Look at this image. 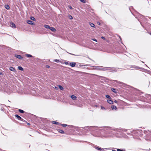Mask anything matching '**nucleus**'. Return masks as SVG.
I'll list each match as a JSON object with an SVG mask.
<instances>
[{"label":"nucleus","instance_id":"obj_1","mask_svg":"<svg viewBox=\"0 0 151 151\" xmlns=\"http://www.w3.org/2000/svg\"><path fill=\"white\" fill-rule=\"evenodd\" d=\"M95 67H96V69L97 70H103V71L109 70L112 72H116L117 70V69L116 68H114L104 67L101 66H96Z\"/></svg>","mask_w":151,"mask_h":151},{"label":"nucleus","instance_id":"obj_2","mask_svg":"<svg viewBox=\"0 0 151 151\" xmlns=\"http://www.w3.org/2000/svg\"><path fill=\"white\" fill-rule=\"evenodd\" d=\"M15 116L18 119L22 121L23 119L20 116H19L17 114H16L15 115Z\"/></svg>","mask_w":151,"mask_h":151},{"label":"nucleus","instance_id":"obj_3","mask_svg":"<svg viewBox=\"0 0 151 151\" xmlns=\"http://www.w3.org/2000/svg\"><path fill=\"white\" fill-rule=\"evenodd\" d=\"M15 57L19 59H22L23 57L20 55H15Z\"/></svg>","mask_w":151,"mask_h":151},{"label":"nucleus","instance_id":"obj_4","mask_svg":"<svg viewBox=\"0 0 151 151\" xmlns=\"http://www.w3.org/2000/svg\"><path fill=\"white\" fill-rule=\"evenodd\" d=\"M76 65V63H71L70 64V65L72 67H73L75 66Z\"/></svg>","mask_w":151,"mask_h":151},{"label":"nucleus","instance_id":"obj_5","mask_svg":"<svg viewBox=\"0 0 151 151\" xmlns=\"http://www.w3.org/2000/svg\"><path fill=\"white\" fill-rule=\"evenodd\" d=\"M27 23L30 24H34V23L32 21L30 20H28L27 21Z\"/></svg>","mask_w":151,"mask_h":151},{"label":"nucleus","instance_id":"obj_6","mask_svg":"<svg viewBox=\"0 0 151 151\" xmlns=\"http://www.w3.org/2000/svg\"><path fill=\"white\" fill-rule=\"evenodd\" d=\"M9 69L11 71L15 72L16 71L15 69L14 68L12 67H10L9 68Z\"/></svg>","mask_w":151,"mask_h":151},{"label":"nucleus","instance_id":"obj_7","mask_svg":"<svg viewBox=\"0 0 151 151\" xmlns=\"http://www.w3.org/2000/svg\"><path fill=\"white\" fill-rule=\"evenodd\" d=\"M10 24L11 25V27H12L15 28L16 27V25L15 24L13 23L12 22H11L10 23Z\"/></svg>","mask_w":151,"mask_h":151},{"label":"nucleus","instance_id":"obj_8","mask_svg":"<svg viewBox=\"0 0 151 151\" xmlns=\"http://www.w3.org/2000/svg\"><path fill=\"white\" fill-rule=\"evenodd\" d=\"M71 98L72 99L74 100H76L77 99L76 97L74 95L71 96Z\"/></svg>","mask_w":151,"mask_h":151},{"label":"nucleus","instance_id":"obj_9","mask_svg":"<svg viewBox=\"0 0 151 151\" xmlns=\"http://www.w3.org/2000/svg\"><path fill=\"white\" fill-rule=\"evenodd\" d=\"M4 7L7 9H10L9 6L7 4L5 5Z\"/></svg>","mask_w":151,"mask_h":151},{"label":"nucleus","instance_id":"obj_10","mask_svg":"<svg viewBox=\"0 0 151 151\" xmlns=\"http://www.w3.org/2000/svg\"><path fill=\"white\" fill-rule=\"evenodd\" d=\"M50 29L53 32H54L56 30L53 27H50Z\"/></svg>","mask_w":151,"mask_h":151},{"label":"nucleus","instance_id":"obj_11","mask_svg":"<svg viewBox=\"0 0 151 151\" xmlns=\"http://www.w3.org/2000/svg\"><path fill=\"white\" fill-rule=\"evenodd\" d=\"M107 101L110 104H112L113 103V101L111 100H107Z\"/></svg>","mask_w":151,"mask_h":151},{"label":"nucleus","instance_id":"obj_12","mask_svg":"<svg viewBox=\"0 0 151 151\" xmlns=\"http://www.w3.org/2000/svg\"><path fill=\"white\" fill-rule=\"evenodd\" d=\"M58 132H60V133H61L62 134H64V132L61 129H58Z\"/></svg>","mask_w":151,"mask_h":151},{"label":"nucleus","instance_id":"obj_13","mask_svg":"<svg viewBox=\"0 0 151 151\" xmlns=\"http://www.w3.org/2000/svg\"><path fill=\"white\" fill-rule=\"evenodd\" d=\"M89 24L91 27H95V25L93 24L91 22H89Z\"/></svg>","mask_w":151,"mask_h":151},{"label":"nucleus","instance_id":"obj_14","mask_svg":"<svg viewBox=\"0 0 151 151\" xmlns=\"http://www.w3.org/2000/svg\"><path fill=\"white\" fill-rule=\"evenodd\" d=\"M111 90L114 93H117L116 90L114 88H111Z\"/></svg>","mask_w":151,"mask_h":151},{"label":"nucleus","instance_id":"obj_15","mask_svg":"<svg viewBox=\"0 0 151 151\" xmlns=\"http://www.w3.org/2000/svg\"><path fill=\"white\" fill-rule=\"evenodd\" d=\"M18 68V69L21 70L22 71L23 70V68L21 66H19Z\"/></svg>","mask_w":151,"mask_h":151},{"label":"nucleus","instance_id":"obj_16","mask_svg":"<svg viewBox=\"0 0 151 151\" xmlns=\"http://www.w3.org/2000/svg\"><path fill=\"white\" fill-rule=\"evenodd\" d=\"M111 108L112 109H117V108H116V106L114 105H112L111 106Z\"/></svg>","mask_w":151,"mask_h":151},{"label":"nucleus","instance_id":"obj_17","mask_svg":"<svg viewBox=\"0 0 151 151\" xmlns=\"http://www.w3.org/2000/svg\"><path fill=\"white\" fill-rule=\"evenodd\" d=\"M58 87L61 90H63V88L62 86L60 85H59Z\"/></svg>","mask_w":151,"mask_h":151},{"label":"nucleus","instance_id":"obj_18","mask_svg":"<svg viewBox=\"0 0 151 151\" xmlns=\"http://www.w3.org/2000/svg\"><path fill=\"white\" fill-rule=\"evenodd\" d=\"M19 111L21 113H24V111L23 110L20 109L19 110Z\"/></svg>","mask_w":151,"mask_h":151},{"label":"nucleus","instance_id":"obj_19","mask_svg":"<svg viewBox=\"0 0 151 151\" xmlns=\"http://www.w3.org/2000/svg\"><path fill=\"white\" fill-rule=\"evenodd\" d=\"M26 56L28 58H30V57H32V55L28 54H27L26 55Z\"/></svg>","mask_w":151,"mask_h":151},{"label":"nucleus","instance_id":"obj_20","mask_svg":"<svg viewBox=\"0 0 151 151\" xmlns=\"http://www.w3.org/2000/svg\"><path fill=\"white\" fill-rule=\"evenodd\" d=\"M45 27L46 28H48L50 29V27L49 25H45Z\"/></svg>","mask_w":151,"mask_h":151},{"label":"nucleus","instance_id":"obj_21","mask_svg":"<svg viewBox=\"0 0 151 151\" xmlns=\"http://www.w3.org/2000/svg\"><path fill=\"white\" fill-rule=\"evenodd\" d=\"M117 151H125V149L122 150L120 149H117Z\"/></svg>","mask_w":151,"mask_h":151},{"label":"nucleus","instance_id":"obj_22","mask_svg":"<svg viewBox=\"0 0 151 151\" xmlns=\"http://www.w3.org/2000/svg\"><path fill=\"white\" fill-rule=\"evenodd\" d=\"M96 149L98 150H104L103 149H101V148H99V147H97L96 148Z\"/></svg>","mask_w":151,"mask_h":151},{"label":"nucleus","instance_id":"obj_23","mask_svg":"<svg viewBox=\"0 0 151 151\" xmlns=\"http://www.w3.org/2000/svg\"><path fill=\"white\" fill-rule=\"evenodd\" d=\"M30 19L32 20L33 21H35V19L33 17H31Z\"/></svg>","mask_w":151,"mask_h":151},{"label":"nucleus","instance_id":"obj_24","mask_svg":"<svg viewBox=\"0 0 151 151\" xmlns=\"http://www.w3.org/2000/svg\"><path fill=\"white\" fill-rule=\"evenodd\" d=\"M54 61H55L57 63H58L60 62V60H59L55 59L54 60Z\"/></svg>","mask_w":151,"mask_h":151},{"label":"nucleus","instance_id":"obj_25","mask_svg":"<svg viewBox=\"0 0 151 151\" xmlns=\"http://www.w3.org/2000/svg\"><path fill=\"white\" fill-rule=\"evenodd\" d=\"M80 1L82 2L85 3L86 2V1L85 0H80Z\"/></svg>","mask_w":151,"mask_h":151},{"label":"nucleus","instance_id":"obj_26","mask_svg":"<svg viewBox=\"0 0 151 151\" xmlns=\"http://www.w3.org/2000/svg\"><path fill=\"white\" fill-rule=\"evenodd\" d=\"M53 122V123L54 124H58L59 123L58 122H55V121H54Z\"/></svg>","mask_w":151,"mask_h":151},{"label":"nucleus","instance_id":"obj_27","mask_svg":"<svg viewBox=\"0 0 151 151\" xmlns=\"http://www.w3.org/2000/svg\"><path fill=\"white\" fill-rule=\"evenodd\" d=\"M61 126L63 127H65L67 126V125L66 124H61Z\"/></svg>","mask_w":151,"mask_h":151},{"label":"nucleus","instance_id":"obj_28","mask_svg":"<svg viewBox=\"0 0 151 151\" xmlns=\"http://www.w3.org/2000/svg\"><path fill=\"white\" fill-rule=\"evenodd\" d=\"M106 97L107 98L111 99L109 95H106Z\"/></svg>","mask_w":151,"mask_h":151},{"label":"nucleus","instance_id":"obj_29","mask_svg":"<svg viewBox=\"0 0 151 151\" xmlns=\"http://www.w3.org/2000/svg\"><path fill=\"white\" fill-rule=\"evenodd\" d=\"M68 7H69V8L70 9H73V8L72 7L70 6V5H69L68 6Z\"/></svg>","mask_w":151,"mask_h":151},{"label":"nucleus","instance_id":"obj_30","mask_svg":"<svg viewBox=\"0 0 151 151\" xmlns=\"http://www.w3.org/2000/svg\"><path fill=\"white\" fill-rule=\"evenodd\" d=\"M101 108L102 109L105 110L106 109L103 106H101Z\"/></svg>","mask_w":151,"mask_h":151},{"label":"nucleus","instance_id":"obj_31","mask_svg":"<svg viewBox=\"0 0 151 151\" xmlns=\"http://www.w3.org/2000/svg\"><path fill=\"white\" fill-rule=\"evenodd\" d=\"M69 18L70 19H73V17H72L70 15V16H69Z\"/></svg>","mask_w":151,"mask_h":151},{"label":"nucleus","instance_id":"obj_32","mask_svg":"<svg viewBox=\"0 0 151 151\" xmlns=\"http://www.w3.org/2000/svg\"><path fill=\"white\" fill-rule=\"evenodd\" d=\"M46 67L47 68H50V67L48 65H46Z\"/></svg>","mask_w":151,"mask_h":151},{"label":"nucleus","instance_id":"obj_33","mask_svg":"<svg viewBox=\"0 0 151 151\" xmlns=\"http://www.w3.org/2000/svg\"><path fill=\"white\" fill-rule=\"evenodd\" d=\"M101 38L102 39H103V40H105V38L104 37H101Z\"/></svg>","mask_w":151,"mask_h":151},{"label":"nucleus","instance_id":"obj_34","mask_svg":"<svg viewBox=\"0 0 151 151\" xmlns=\"http://www.w3.org/2000/svg\"><path fill=\"white\" fill-rule=\"evenodd\" d=\"M65 64H66V65H68V62H65Z\"/></svg>","mask_w":151,"mask_h":151},{"label":"nucleus","instance_id":"obj_35","mask_svg":"<svg viewBox=\"0 0 151 151\" xmlns=\"http://www.w3.org/2000/svg\"><path fill=\"white\" fill-rule=\"evenodd\" d=\"M114 102L116 103H117V101H116V100H115L114 101Z\"/></svg>","mask_w":151,"mask_h":151},{"label":"nucleus","instance_id":"obj_36","mask_svg":"<svg viewBox=\"0 0 151 151\" xmlns=\"http://www.w3.org/2000/svg\"><path fill=\"white\" fill-rule=\"evenodd\" d=\"M93 41L96 42L97 40L96 39H94L93 40Z\"/></svg>","mask_w":151,"mask_h":151},{"label":"nucleus","instance_id":"obj_37","mask_svg":"<svg viewBox=\"0 0 151 151\" xmlns=\"http://www.w3.org/2000/svg\"><path fill=\"white\" fill-rule=\"evenodd\" d=\"M97 23H98V24L99 25H100V22H97Z\"/></svg>","mask_w":151,"mask_h":151},{"label":"nucleus","instance_id":"obj_38","mask_svg":"<svg viewBox=\"0 0 151 151\" xmlns=\"http://www.w3.org/2000/svg\"><path fill=\"white\" fill-rule=\"evenodd\" d=\"M131 68H136V67H135V66H133V67L132 66V67H131Z\"/></svg>","mask_w":151,"mask_h":151},{"label":"nucleus","instance_id":"obj_39","mask_svg":"<svg viewBox=\"0 0 151 151\" xmlns=\"http://www.w3.org/2000/svg\"><path fill=\"white\" fill-rule=\"evenodd\" d=\"M55 88L56 89H57L58 88V87H55Z\"/></svg>","mask_w":151,"mask_h":151},{"label":"nucleus","instance_id":"obj_40","mask_svg":"<svg viewBox=\"0 0 151 151\" xmlns=\"http://www.w3.org/2000/svg\"><path fill=\"white\" fill-rule=\"evenodd\" d=\"M149 34L151 35V32L149 33Z\"/></svg>","mask_w":151,"mask_h":151},{"label":"nucleus","instance_id":"obj_41","mask_svg":"<svg viewBox=\"0 0 151 151\" xmlns=\"http://www.w3.org/2000/svg\"><path fill=\"white\" fill-rule=\"evenodd\" d=\"M28 124V125H30V124L29 123H28V124Z\"/></svg>","mask_w":151,"mask_h":151},{"label":"nucleus","instance_id":"obj_42","mask_svg":"<svg viewBox=\"0 0 151 151\" xmlns=\"http://www.w3.org/2000/svg\"><path fill=\"white\" fill-rule=\"evenodd\" d=\"M112 151H116L115 150H112Z\"/></svg>","mask_w":151,"mask_h":151},{"label":"nucleus","instance_id":"obj_43","mask_svg":"<svg viewBox=\"0 0 151 151\" xmlns=\"http://www.w3.org/2000/svg\"><path fill=\"white\" fill-rule=\"evenodd\" d=\"M2 73H0V75H1L2 74Z\"/></svg>","mask_w":151,"mask_h":151},{"label":"nucleus","instance_id":"obj_44","mask_svg":"<svg viewBox=\"0 0 151 151\" xmlns=\"http://www.w3.org/2000/svg\"><path fill=\"white\" fill-rule=\"evenodd\" d=\"M116 81V82H117V81Z\"/></svg>","mask_w":151,"mask_h":151},{"label":"nucleus","instance_id":"obj_45","mask_svg":"<svg viewBox=\"0 0 151 151\" xmlns=\"http://www.w3.org/2000/svg\"><path fill=\"white\" fill-rule=\"evenodd\" d=\"M120 39L121 40V38L120 37Z\"/></svg>","mask_w":151,"mask_h":151}]
</instances>
